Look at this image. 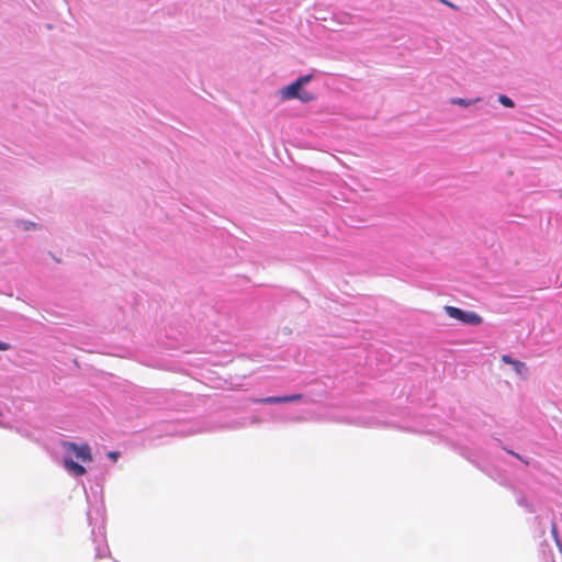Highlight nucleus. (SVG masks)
<instances>
[{"instance_id": "nucleus-12", "label": "nucleus", "mask_w": 562, "mask_h": 562, "mask_svg": "<svg viewBox=\"0 0 562 562\" xmlns=\"http://www.w3.org/2000/svg\"><path fill=\"white\" fill-rule=\"evenodd\" d=\"M10 346L7 342L0 341V350H7Z\"/></svg>"}, {"instance_id": "nucleus-4", "label": "nucleus", "mask_w": 562, "mask_h": 562, "mask_svg": "<svg viewBox=\"0 0 562 562\" xmlns=\"http://www.w3.org/2000/svg\"><path fill=\"white\" fill-rule=\"evenodd\" d=\"M302 397H303L302 394H293V395H289V396H270V397L262 398L259 402L263 403V404H278V403L296 402V401L302 400Z\"/></svg>"}, {"instance_id": "nucleus-9", "label": "nucleus", "mask_w": 562, "mask_h": 562, "mask_svg": "<svg viewBox=\"0 0 562 562\" xmlns=\"http://www.w3.org/2000/svg\"><path fill=\"white\" fill-rule=\"evenodd\" d=\"M311 78V75L301 76L295 80V82L299 83V86L303 89V85L307 83Z\"/></svg>"}, {"instance_id": "nucleus-3", "label": "nucleus", "mask_w": 562, "mask_h": 562, "mask_svg": "<svg viewBox=\"0 0 562 562\" xmlns=\"http://www.w3.org/2000/svg\"><path fill=\"white\" fill-rule=\"evenodd\" d=\"M283 97L286 99H300L303 102L314 99L313 93L303 90L295 81L283 89Z\"/></svg>"}, {"instance_id": "nucleus-10", "label": "nucleus", "mask_w": 562, "mask_h": 562, "mask_svg": "<svg viewBox=\"0 0 562 562\" xmlns=\"http://www.w3.org/2000/svg\"><path fill=\"white\" fill-rule=\"evenodd\" d=\"M551 532H552V536H553L555 542L559 544L558 528H557L555 522H552V525H551Z\"/></svg>"}, {"instance_id": "nucleus-5", "label": "nucleus", "mask_w": 562, "mask_h": 562, "mask_svg": "<svg viewBox=\"0 0 562 562\" xmlns=\"http://www.w3.org/2000/svg\"><path fill=\"white\" fill-rule=\"evenodd\" d=\"M63 464L68 472L72 473L76 476H81L86 473L85 467L69 458H65Z\"/></svg>"}, {"instance_id": "nucleus-1", "label": "nucleus", "mask_w": 562, "mask_h": 562, "mask_svg": "<svg viewBox=\"0 0 562 562\" xmlns=\"http://www.w3.org/2000/svg\"><path fill=\"white\" fill-rule=\"evenodd\" d=\"M446 313L464 325L476 326L482 323V317L472 311H463L456 306H445Z\"/></svg>"}, {"instance_id": "nucleus-2", "label": "nucleus", "mask_w": 562, "mask_h": 562, "mask_svg": "<svg viewBox=\"0 0 562 562\" xmlns=\"http://www.w3.org/2000/svg\"><path fill=\"white\" fill-rule=\"evenodd\" d=\"M63 448L66 452L74 453L76 458L80 459L83 462L92 461L91 449L87 443L79 446L71 441H65L63 442Z\"/></svg>"}, {"instance_id": "nucleus-8", "label": "nucleus", "mask_w": 562, "mask_h": 562, "mask_svg": "<svg viewBox=\"0 0 562 562\" xmlns=\"http://www.w3.org/2000/svg\"><path fill=\"white\" fill-rule=\"evenodd\" d=\"M498 101L502 105L506 106V108H514L515 106V103L514 101L507 97L506 94H499L498 95Z\"/></svg>"}, {"instance_id": "nucleus-13", "label": "nucleus", "mask_w": 562, "mask_h": 562, "mask_svg": "<svg viewBox=\"0 0 562 562\" xmlns=\"http://www.w3.org/2000/svg\"><path fill=\"white\" fill-rule=\"evenodd\" d=\"M507 452H508V453H510V454H513V456H514V457H516L517 459L522 460V459H521V457H520L518 453H516V452H514V451H512V450H507Z\"/></svg>"}, {"instance_id": "nucleus-6", "label": "nucleus", "mask_w": 562, "mask_h": 562, "mask_svg": "<svg viewBox=\"0 0 562 562\" xmlns=\"http://www.w3.org/2000/svg\"><path fill=\"white\" fill-rule=\"evenodd\" d=\"M502 359L504 362L513 364L514 370L516 371L517 374L524 375L527 372V368L524 362L513 360L512 357L508 355H504Z\"/></svg>"}, {"instance_id": "nucleus-11", "label": "nucleus", "mask_w": 562, "mask_h": 562, "mask_svg": "<svg viewBox=\"0 0 562 562\" xmlns=\"http://www.w3.org/2000/svg\"><path fill=\"white\" fill-rule=\"evenodd\" d=\"M108 457H109L110 459H112L113 461H116V460L119 459V457H120V452H117V451H110V452L108 453Z\"/></svg>"}, {"instance_id": "nucleus-7", "label": "nucleus", "mask_w": 562, "mask_h": 562, "mask_svg": "<svg viewBox=\"0 0 562 562\" xmlns=\"http://www.w3.org/2000/svg\"><path fill=\"white\" fill-rule=\"evenodd\" d=\"M481 99L480 98H476V99H463V98H453L451 100L452 104H458V105H461V106H469L473 103H476V102H480Z\"/></svg>"}]
</instances>
